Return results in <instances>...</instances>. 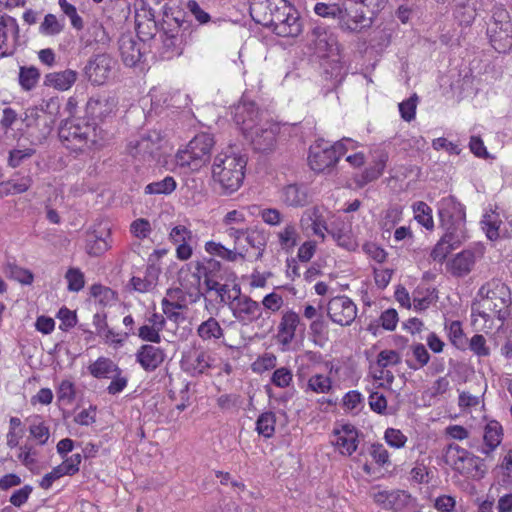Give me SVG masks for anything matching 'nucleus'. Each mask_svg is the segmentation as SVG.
<instances>
[{"mask_svg":"<svg viewBox=\"0 0 512 512\" xmlns=\"http://www.w3.org/2000/svg\"><path fill=\"white\" fill-rule=\"evenodd\" d=\"M7 193L20 194L26 192L32 185L30 176L20 177L18 179H11L5 184Z\"/></svg>","mask_w":512,"mask_h":512,"instance_id":"55","label":"nucleus"},{"mask_svg":"<svg viewBox=\"0 0 512 512\" xmlns=\"http://www.w3.org/2000/svg\"><path fill=\"white\" fill-rule=\"evenodd\" d=\"M195 273L193 276L196 278L197 283H200V280L203 278V282L205 287L208 286L211 282L222 280V265L219 261L209 258L204 259L203 261L196 262Z\"/></svg>","mask_w":512,"mask_h":512,"instance_id":"21","label":"nucleus"},{"mask_svg":"<svg viewBox=\"0 0 512 512\" xmlns=\"http://www.w3.org/2000/svg\"><path fill=\"white\" fill-rule=\"evenodd\" d=\"M487 34L491 45L499 53H505L512 48V22L506 9L494 8Z\"/></svg>","mask_w":512,"mask_h":512,"instance_id":"8","label":"nucleus"},{"mask_svg":"<svg viewBox=\"0 0 512 512\" xmlns=\"http://www.w3.org/2000/svg\"><path fill=\"white\" fill-rule=\"evenodd\" d=\"M476 258L477 256L474 250L465 249L451 258L447 262L446 268L453 276L464 277L472 271Z\"/></svg>","mask_w":512,"mask_h":512,"instance_id":"18","label":"nucleus"},{"mask_svg":"<svg viewBox=\"0 0 512 512\" xmlns=\"http://www.w3.org/2000/svg\"><path fill=\"white\" fill-rule=\"evenodd\" d=\"M221 280H217L214 282L210 281V284L206 286V292L214 291L219 297V303L221 304H230L233 299V296L230 294V288L227 284L220 283Z\"/></svg>","mask_w":512,"mask_h":512,"instance_id":"51","label":"nucleus"},{"mask_svg":"<svg viewBox=\"0 0 512 512\" xmlns=\"http://www.w3.org/2000/svg\"><path fill=\"white\" fill-rule=\"evenodd\" d=\"M77 80V73L67 69L61 72L48 73L45 76L44 84L60 91L68 90Z\"/></svg>","mask_w":512,"mask_h":512,"instance_id":"28","label":"nucleus"},{"mask_svg":"<svg viewBox=\"0 0 512 512\" xmlns=\"http://www.w3.org/2000/svg\"><path fill=\"white\" fill-rule=\"evenodd\" d=\"M246 241L252 248L257 250L256 259H260L267 244L266 233L258 229L247 231Z\"/></svg>","mask_w":512,"mask_h":512,"instance_id":"41","label":"nucleus"},{"mask_svg":"<svg viewBox=\"0 0 512 512\" xmlns=\"http://www.w3.org/2000/svg\"><path fill=\"white\" fill-rule=\"evenodd\" d=\"M384 439L387 444L393 448H403L407 442V437L395 428H387L384 434Z\"/></svg>","mask_w":512,"mask_h":512,"instance_id":"57","label":"nucleus"},{"mask_svg":"<svg viewBox=\"0 0 512 512\" xmlns=\"http://www.w3.org/2000/svg\"><path fill=\"white\" fill-rule=\"evenodd\" d=\"M40 79V72L39 70L34 67H20L19 70V84L21 88L25 91L32 90L38 83Z\"/></svg>","mask_w":512,"mask_h":512,"instance_id":"38","label":"nucleus"},{"mask_svg":"<svg viewBox=\"0 0 512 512\" xmlns=\"http://www.w3.org/2000/svg\"><path fill=\"white\" fill-rule=\"evenodd\" d=\"M195 236L185 225L174 226L169 233V241L176 246V258L187 261L193 255L192 244Z\"/></svg>","mask_w":512,"mask_h":512,"instance_id":"15","label":"nucleus"},{"mask_svg":"<svg viewBox=\"0 0 512 512\" xmlns=\"http://www.w3.org/2000/svg\"><path fill=\"white\" fill-rule=\"evenodd\" d=\"M441 227L445 230L442 236L443 241H446L454 249L459 248L468 239L466 224H449L441 225Z\"/></svg>","mask_w":512,"mask_h":512,"instance_id":"33","label":"nucleus"},{"mask_svg":"<svg viewBox=\"0 0 512 512\" xmlns=\"http://www.w3.org/2000/svg\"><path fill=\"white\" fill-rule=\"evenodd\" d=\"M119 367L111 359L99 357L94 363L90 364L88 370L95 378H110L115 372L119 371Z\"/></svg>","mask_w":512,"mask_h":512,"instance_id":"34","label":"nucleus"},{"mask_svg":"<svg viewBox=\"0 0 512 512\" xmlns=\"http://www.w3.org/2000/svg\"><path fill=\"white\" fill-rule=\"evenodd\" d=\"M160 148V137L157 133L153 135H142L139 139L130 141L128 145L129 153L134 157L143 159L151 158Z\"/></svg>","mask_w":512,"mask_h":512,"instance_id":"19","label":"nucleus"},{"mask_svg":"<svg viewBox=\"0 0 512 512\" xmlns=\"http://www.w3.org/2000/svg\"><path fill=\"white\" fill-rule=\"evenodd\" d=\"M411 496L406 491H389L388 509L401 511L410 502Z\"/></svg>","mask_w":512,"mask_h":512,"instance_id":"50","label":"nucleus"},{"mask_svg":"<svg viewBox=\"0 0 512 512\" xmlns=\"http://www.w3.org/2000/svg\"><path fill=\"white\" fill-rule=\"evenodd\" d=\"M197 335L203 341H217L224 337V330L214 317H209L197 327Z\"/></svg>","mask_w":512,"mask_h":512,"instance_id":"32","label":"nucleus"},{"mask_svg":"<svg viewBox=\"0 0 512 512\" xmlns=\"http://www.w3.org/2000/svg\"><path fill=\"white\" fill-rule=\"evenodd\" d=\"M19 25L15 18L7 15V14H0V49L2 48V45L7 44L8 42V35H12L13 44L11 50L3 51L1 53V57H7L11 56L18 45L19 42Z\"/></svg>","mask_w":512,"mask_h":512,"instance_id":"22","label":"nucleus"},{"mask_svg":"<svg viewBox=\"0 0 512 512\" xmlns=\"http://www.w3.org/2000/svg\"><path fill=\"white\" fill-rule=\"evenodd\" d=\"M58 134L65 147L73 151L100 146L104 139L103 130L97 123L84 118L67 119Z\"/></svg>","mask_w":512,"mask_h":512,"instance_id":"4","label":"nucleus"},{"mask_svg":"<svg viewBox=\"0 0 512 512\" xmlns=\"http://www.w3.org/2000/svg\"><path fill=\"white\" fill-rule=\"evenodd\" d=\"M114 66L115 61L113 58L106 53H102L91 58L84 71L91 83L102 85L109 79Z\"/></svg>","mask_w":512,"mask_h":512,"instance_id":"12","label":"nucleus"},{"mask_svg":"<svg viewBox=\"0 0 512 512\" xmlns=\"http://www.w3.org/2000/svg\"><path fill=\"white\" fill-rule=\"evenodd\" d=\"M229 305L234 318L244 324L252 323L262 315L261 304L247 295L233 296Z\"/></svg>","mask_w":512,"mask_h":512,"instance_id":"13","label":"nucleus"},{"mask_svg":"<svg viewBox=\"0 0 512 512\" xmlns=\"http://www.w3.org/2000/svg\"><path fill=\"white\" fill-rule=\"evenodd\" d=\"M136 359L144 370L153 371L164 361V352L159 347L145 344L139 348Z\"/></svg>","mask_w":512,"mask_h":512,"instance_id":"24","label":"nucleus"},{"mask_svg":"<svg viewBox=\"0 0 512 512\" xmlns=\"http://www.w3.org/2000/svg\"><path fill=\"white\" fill-rule=\"evenodd\" d=\"M413 212L415 220L427 230H433L434 221L432 217V209L430 206L423 202L418 201L413 204Z\"/></svg>","mask_w":512,"mask_h":512,"instance_id":"35","label":"nucleus"},{"mask_svg":"<svg viewBox=\"0 0 512 512\" xmlns=\"http://www.w3.org/2000/svg\"><path fill=\"white\" fill-rule=\"evenodd\" d=\"M119 51L126 66L133 67L141 59L140 44L130 35H123L119 39Z\"/></svg>","mask_w":512,"mask_h":512,"instance_id":"25","label":"nucleus"},{"mask_svg":"<svg viewBox=\"0 0 512 512\" xmlns=\"http://www.w3.org/2000/svg\"><path fill=\"white\" fill-rule=\"evenodd\" d=\"M117 108V100L115 97L100 96L90 98L86 104V113L95 119L104 120L115 114Z\"/></svg>","mask_w":512,"mask_h":512,"instance_id":"20","label":"nucleus"},{"mask_svg":"<svg viewBox=\"0 0 512 512\" xmlns=\"http://www.w3.org/2000/svg\"><path fill=\"white\" fill-rule=\"evenodd\" d=\"M314 12L316 15L324 18L337 19V16L341 13L340 4H326L319 2L314 6Z\"/></svg>","mask_w":512,"mask_h":512,"instance_id":"61","label":"nucleus"},{"mask_svg":"<svg viewBox=\"0 0 512 512\" xmlns=\"http://www.w3.org/2000/svg\"><path fill=\"white\" fill-rule=\"evenodd\" d=\"M130 231L135 237L144 239L151 232L150 222L147 219L139 218L131 223Z\"/></svg>","mask_w":512,"mask_h":512,"instance_id":"64","label":"nucleus"},{"mask_svg":"<svg viewBox=\"0 0 512 512\" xmlns=\"http://www.w3.org/2000/svg\"><path fill=\"white\" fill-rule=\"evenodd\" d=\"M90 294L101 304H107L114 298V292L101 284H94L90 288Z\"/></svg>","mask_w":512,"mask_h":512,"instance_id":"63","label":"nucleus"},{"mask_svg":"<svg viewBox=\"0 0 512 512\" xmlns=\"http://www.w3.org/2000/svg\"><path fill=\"white\" fill-rule=\"evenodd\" d=\"M358 431L351 424H344L339 429H334L332 444L342 455H352L358 447Z\"/></svg>","mask_w":512,"mask_h":512,"instance_id":"16","label":"nucleus"},{"mask_svg":"<svg viewBox=\"0 0 512 512\" xmlns=\"http://www.w3.org/2000/svg\"><path fill=\"white\" fill-rule=\"evenodd\" d=\"M35 154V149H13L9 152L8 164L12 168H16L22 164V162Z\"/></svg>","mask_w":512,"mask_h":512,"instance_id":"60","label":"nucleus"},{"mask_svg":"<svg viewBox=\"0 0 512 512\" xmlns=\"http://www.w3.org/2000/svg\"><path fill=\"white\" fill-rule=\"evenodd\" d=\"M176 189V181L171 176H166L164 179L152 182L145 187L146 194H171Z\"/></svg>","mask_w":512,"mask_h":512,"instance_id":"40","label":"nucleus"},{"mask_svg":"<svg viewBox=\"0 0 512 512\" xmlns=\"http://www.w3.org/2000/svg\"><path fill=\"white\" fill-rule=\"evenodd\" d=\"M215 144L214 138L208 133L196 135L187 145V148L177 153V162L182 167L198 170L206 164L211 157V150Z\"/></svg>","mask_w":512,"mask_h":512,"instance_id":"7","label":"nucleus"},{"mask_svg":"<svg viewBox=\"0 0 512 512\" xmlns=\"http://www.w3.org/2000/svg\"><path fill=\"white\" fill-rule=\"evenodd\" d=\"M67 289L70 292H79L84 288L85 277L79 268H69L65 274Z\"/></svg>","mask_w":512,"mask_h":512,"instance_id":"46","label":"nucleus"},{"mask_svg":"<svg viewBox=\"0 0 512 512\" xmlns=\"http://www.w3.org/2000/svg\"><path fill=\"white\" fill-rule=\"evenodd\" d=\"M162 43L166 52H170L171 56H180L183 52L180 47V40L176 34L165 31L162 35Z\"/></svg>","mask_w":512,"mask_h":512,"instance_id":"56","label":"nucleus"},{"mask_svg":"<svg viewBox=\"0 0 512 512\" xmlns=\"http://www.w3.org/2000/svg\"><path fill=\"white\" fill-rule=\"evenodd\" d=\"M502 436L503 430L500 423L495 420L488 422L484 430L483 438L485 446L482 449V453L488 455L495 450V448L500 445Z\"/></svg>","mask_w":512,"mask_h":512,"instance_id":"30","label":"nucleus"},{"mask_svg":"<svg viewBox=\"0 0 512 512\" xmlns=\"http://www.w3.org/2000/svg\"><path fill=\"white\" fill-rule=\"evenodd\" d=\"M328 234L339 246L347 250H355L357 247L354 237L348 230L331 228L328 230Z\"/></svg>","mask_w":512,"mask_h":512,"instance_id":"43","label":"nucleus"},{"mask_svg":"<svg viewBox=\"0 0 512 512\" xmlns=\"http://www.w3.org/2000/svg\"><path fill=\"white\" fill-rule=\"evenodd\" d=\"M58 4L63 14L70 19L72 27L76 30H82L84 22L82 17L77 13L76 7L67 0H58Z\"/></svg>","mask_w":512,"mask_h":512,"instance_id":"48","label":"nucleus"},{"mask_svg":"<svg viewBox=\"0 0 512 512\" xmlns=\"http://www.w3.org/2000/svg\"><path fill=\"white\" fill-rule=\"evenodd\" d=\"M281 199L287 206H304L308 202L306 187L297 184L287 185L282 190Z\"/></svg>","mask_w":512,"mask_h":512,"instance_id":"29","label":"nucleus"},{"mask_svg":"<svg viewBox=\"0 0 512 512\" xmlns=\"http://www.w3.org/2000/svg\"><path fill=\"white\" fill-rule=\"evenodd\" d=\"M448 335L451 343L458 349H465L468 344V339L465 337L461 323L459 321H452L448 326Z\"/></svg>","mask_w":512,"mask_h":512,"instance_id":"45","label":"nucleus"},{"mask_svg":"<svg viewBox=\"0 0 512 512\" xmlns=\"http://www.w3.org/2000/svg\"><path fill=\"white\" fill-rule=\"evenodd\" d=\"M341 13L337 16L338 26L342 31L358 33L372 24V17H367L363 10L340 4Z\"/></svg>","mask_w":512,"mask_h":512,"instance_id":"11","label":"nucleus"},{"mask_svg":"<svg viewBox=\"0 0 512 512\" xmlns=\"http://www.w3.org/2000/svg\"><path fill=\"white\" fill-rule=\"evenodd\" d=\"M160 268L154 264L146 267L143 277L133 276L130 279V286L139 293H146L154 289L158 283Z\"/></svg>","mask_w":512,"mask_h":512,"instance_id":"26","label":"nucleus"},{"mask_svg":"<svg viewBox=\"0 0 512 512\" xmlns=\"http://www.w3.org/2000/svg\"><path fill=\"white\" fill-rule=\"evenodd\" d=\"M247 158L230 151L215 157L212 165V179L215 188L222 195H231L243 184Z\"/></svg>","mask_w":512,"mask_h":512,"instance_id":"2","label":"nucleus"},{"mask_svg":"<svg viewBox=\"0 0 512 512\" xmlns=\"http://www.w3.org/2000/svg\"><path fill=\"white\" fill-rule=\"evenodd\" d=\"M327 314L334 323L349 326L357 316V306L347 296L333 297L327 304Z\"/></svg>","mask_w":512,"mask_h":512,"instance_id":"10","label":"nucleus"},{"mask_svg":"<svg viewBox=\"0 0 512 512\" xmlns=\"http://www.w3.org/2000/svg\"><path fill=\"white\" fill-rule=\"evenodd\" d=\"M30 435L38 441L39 445H44L50 437L49 428L45 425L44 421L36 416L33 418L29 427Z\"/></svg>","mask_w":512,"mask_h":512,"instance_id":"42","label":"nucleus"},{"mask_svg":"<svg viewBox=\"0 0 512 512\" xmlns=\"http://www.w3.org/2000/svg\"><path fill=\"white\" fill-rule=\"evenodd\" d=\"M211 357L205 351H194L183 355L182 369L192 376L203 374L210 368Z\"/></svg>","mask_w":512,"mask_h":512,"instance_id":"23","label":"nucleus"},{"mask_svg":"<svg viewBox=\"0 0 512 512\" xmlns=\"http://www.w3.org/2000/svg\"><path fill=\"white\" fill-rule=\"evenodd\" d=\"M205 251L210 255H215L231 262L237 261L238 258H244V255L242 253H238L235 250L228 249L224 247L222 244L214 241H208L205 243Z\"/></svg>","mask_w":512,"mask_h":512,"instance_id":"36","label":"nucleus"},{"mask_svg":"<svg viewBox=\"0 0 512 512\" xmlns=\"http://www.w3.org/2000/svg\"><path fill=\"white\" fill-rule=\"evenodd\" d=\"M276 416L273 412H264L256 421V431L265 438H271L275 433Z\"/></svg>","mask_w":512,"mask_h":512,"instance_id":"37","label":"nucleus"},{"mask_svg":"<svg viewBox=\"0 0 512 512\" xmlns=\"http://www.w3.org/2000/svg\"><path fill=\"white\" fill-rule=\"evenodd\" d=\"M234 120L243 134L250 139L253 149L260 153L274 151L280 126L264 112H260L254 102L241 101L234 108Z\"/></svg>","mask_w":512,"mask_h":512,"instance_id":"1","label":"nucleus"},{"mask_svg":"<svg viewBox=\"0 0 512 512\" xmlns=\"http://www.w3.org/2000/svg\"><path fill=\"white\" fill-rule=\"evenodd\" d=\"M301 32L302 24L296 11L286 15L285 20L278 19L276 35L281 37H297Z\"/></svg>","mask_w":512,"mask_h":512,"instance_id":"31","label":"nucleus"},{"mask_svg":"<svg viewBox=\"0 0 512 512\" xmlns=\"http://www.w3.org/2000/svg\"><path fill=\"white\" fill-rule=\"evenodd\" d=\"M481 300L472 304V315H478L485 320L497 317L505 320L509 315L511 304L510 290L498 279H492L482 285L478 291Z\"/></svg>","mask_w":512,"mask_h":512,"instance_id":"3","label":"nucleus"},{"mask_svg":"<svg viewBox=\"0 0 512 512\" xmlns=\"http://www.w3.org/2000/svg\"><path fill=\"white\" fill-rule=\"evenodd\" d=\"M308 47L319 57L337 56L340 50L337 36L325 26H315L309 32Z\"/></svg>","mask_w":512,"mask_h":512,"instance_id":"9","label":"nucleus"},{"mask_svg":"<svg viewBox=\"0 0 512 512\" xmlns=\"http://www.w3.org/2000/svg\"><path fill=\"white\" fill-rule=\"evenodd\" d=\"M88 41L90 43L94 42L96 44H99L103 47L107 46L110 43V36L108 32L106 31L105 27L99 23L94 22L89 28H88Z\"/></svg>","mask_w":512,"mask_h":512,"instance_id":"44","label":"nucleus"},{"mask_svg":"<svg viewBox=\"0 0 512 512\" xmlns=\"http://www.w3.org/2000/svg\"><path fill=\"white\" fill-rule=\"evenodd\" d=\"M57 397L59 401L71 404L75 399V387L69 380H63L58 388Z\"/></svg>","mask_w":512,"mask_h":512,"instance_id":"62","label":"nucleus"},{"mask_svg":"<svg viewBox=\"0 0 512 512\" xmlns=\"http://www.w3.org/2000/svg\"><path fill=\"white\" fill-rule=\"evenodd\" d=\"M37 455L38 453L32 445L25 444L19 447L17 457L25 467L32 469L37 464Z\"/></svg>","mask_w":512,"mask_h":512,"instance_id":"54","label":"nucleus"},{"mask_svg":"<svg viewBox=\"0 0 512 512\" xmlns=\"http://www.w3.org/2000/svg\"><path fill=\"white\" fill-rule=\"evenodd\" d=\"M417 101L418 97L416 94H414L410 98L399 104V111L401 117L405 121L410 122L415 118Z\"/></svg>","mask_w":512,"mask_h":512,"instance_id":"58","label":"nucleus"},{"mask_svg":"<svg viewBox=\"0 0 512 512\" xmlns=\"http://www.w3.org/2000/svg\"><path fill=\"white\" fill-rule=\"evenodd\" d=\"M354 147L355 141L350 138H343L333 145H329L323 139L318 140L310 147L309 165L315 172H324L332 168L348 149H353Z\"/></svg>","mask_w":512,"mask_h":512,"instance_id":"5","label":"nucleus"},{"mask_svg":"<svg viewBox=\"0 0 512 512\" xmlns=\"http://www.w3.org/2000/svg\"><path fill=\"white\" fill-rule=\"evenodd\" d=\"M444 459L453 470L472 478H482L485 474L483 461L458 444H449L445 449Z\"/></svg>","mask_w":512,"mask_h":512,"instance_id":"6","label":"nucleus"},{"mask_svg":"<svg viewBox=\"0 0 512 512\" xmlns=\"http://www.w3.org/2000/svg\"><path fill=\"white\" fill-rule=\"evenodd\" d=\"M276 237L283 251L287 253L292 252L300 238L296 223L293 221H285L284 227L276 233Z\"/></svg>","mask_w":512,"mask_h":512,"instance_id":"27","label":"nucleus"},{"mask_svg":"<svg viewBox=\"0 0 512 512\" xmlns=\"http://www.w3.org/2000/svg\"><path fill=\"white\" fill-rule=\"evenodd\" d=\"M467 345L478 357H488L490 355V348L487 345L485 337L481 334H475L468 340Z\"/></svg>","mask_w":512,"mask_h":512,"instance_id":"52","label":"nucleus"},{"mask_svg":"<svg viewBox=\"0 0 512 512\" xmlns=\"http://www.w3.org/2000/svg\"><path fill=\"white\" fill-rule=\"evenodd\" d=\"M300 325L301 319L298 313L291 309L283 311L277 327V341L283 346L290 345Z\"/></svg>","mask_w":512,"mask_h":512,"instance_id":"17","label":"nucleus"},{"mask_svg":"<svg viewBox=\"0 0 512 512\" xmlns=\"http://www.w3.org/2000/svg\"><path fill=\"white\" fill-rule=\"evenodd\" d=\"M5 273L9 278L25 285H30L34 280L33 273L30 270L21 268L15 264H8Z\"/></svg>","mask_w":512,"mask_h":512,"instance_id":"47","label":"nucleus"},{"mask_svg":"<svg viewBox=\"0 0 512 512\" xmlns=\"http://www.w3.org/2000/svg\"><path fill=\"white\" fill-rule=\"evenodd\" d=\"M64 28L54 14H47L40 25V32L44 35H57Z\"/></svg>","mask_w":512,"mask_h":512,"instance_id":"53","label":"nucleus"},{"mask_svg":"<svg viewBox=\"0 0 512 512\" xmlns=\"http://www.w3.org/2000/svg\"><path fill=\"white\" fill-rule=\"evenodd\" d=\"M438 216L440 225L466 224L465 208L453 196L444 197L439 201Z\"/></svg>","mask_w":512,"mask_h":512,"instance_id":"14","label":"nucleus"},{"mask_svg":"<svg viewBox=\"0 0 512 512\" xmlns=\"http://www.w3.org/2000/svg\"><path fill=\"white\" fill-rule=\"evenodd\" d=\"M292 379L293 374L291 370L286 367H280L273 372L271 382L279 388H286L291 384Z\"/></svg>","mask_w":512,"mask_h":512,"instance_id":"59","label":"nucleus"},{"mask_svg":"<svg viewBox=\"0 0 512 512\" xmlns=\"http://www.w3.org/2000/svg\"><path fill=\"white\" fill-rule=\"evenodd\" d=\"M332 388V381L330 377L315 374L311 376L307 383V390H310L315 393H328Z\"/></svg>","mask_w":512,"mask_h":512,"instance_id":"49","label":"nucleus"},{"mask_svg":"<svg viewBox=\"0 0 512 512\" xmlns=\"http://www.w3.org/2000/svg\"><path fill=\"white\" fill-rule=\"evenodd\" d=\"M410 349L415 359L412 362L407 361V365L410 369L418 370L429 363L430 354L422 343L413 344Z\"/></svg>","mask_w":512,"mask_h":512,"instance_id":"39","label":"nucleus"}]
</instances>
